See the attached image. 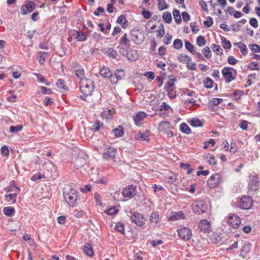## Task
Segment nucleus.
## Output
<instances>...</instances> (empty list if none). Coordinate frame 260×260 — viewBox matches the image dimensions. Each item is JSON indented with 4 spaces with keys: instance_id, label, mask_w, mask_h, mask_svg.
<instances>
[{
    "instance_id": "f257e3e1",
    "label": "nucleus",
    "mask_w": 260,
    "mask_h": 260,
    "mask_svg": "<svg viewBox=\"0 0 260 260\" xmlns=\"http://www.w3.org/2000/svg\"><path fill=\"white\" fill-rule=\"evenodd\" d=\"M63 198L68 204L72 206H76L78 197L77 191L71 185H66L63 189Z\"/></svg>"
},
{
    "instance_id": "f03ea898",
    "label": "nucleus",
    "mask_w": 260,
    "mask_h": 260,
    "mask_svg": "<svg viewBox=\"0 0 260 260\" xmlns=\"http://www.w3.org/2000/svg\"><path fill=\"white\" fill-rule=\"evenodd\" d=\"M94 85L92 80L89 79H82L80 83L81 91L85 96L89 95L93 90Z\"/></svg>"
},
{
    "instance_id": "7ed1b4c3",
    "label": "nucleus",
    "mask_w": 260,
    "mask_h": 260,
    "mask_svg": "<svg viewBox=\"0 0 260 260\" xmlns=\"http://www.w3.org/2000/svg\"><path fill=\"white\" fill-rule=\"evenodd\" d=\"M221 72L225 82L227 83H229L236 78V70L232 68L224 67Z\"/></svg>"
},
{
    "instance_id": "20e7f679",
    "label": "nucleus",
    "mask_w": 260,
    "mask_h": 260,
    "mask_svg": "<svg viewBox=\"0 0 260 260\" xmlns=\"http://www.w3.org/2000/svg\"><path fill=\"white\" fill-rule=\"evenodd\" d=\"M131 39L136 44L140 45L143 42L145 37L140 30L134 28L131 31Z\"/></svg>"
},
{
    "instance_id": "39448f33",
    "label": "nucleus",
    "mask_w": 260,
    "mask_h": 260,
    "mask_svg": "<svg viewBox=\"0 0 260 260\" xmlns=\"http://www.w3.org/2000/svg\"><path fill=\"white\" fill-rule=\"evenodd\" d=\"M222 182L221 176L217 173L212 175L208 180L207 184L211 188H214L220 185Z\"/></svg>"
},
{
    "instance_id": "423d86ee",
    "label": "nucleus",
    "mask_w": 260,
    "mask_h": 260,
    "mask_svg": "<svg viewBox=\"0 0 260 260\" xmlns=\"http://www.w3.org/2000/svg\"><path fill=\"white\" fill-rule=\"evenodd\" d=\"M124 76V73L122 70H117L114 73H111L109 77L112 84H116Z\"/></svg>"
},
{
    "instance_id": "0eeeda50",
    "label": "nucleus",
    "mask_w": 260,
    "mask_h": 260,
    "mask_svg": "<svg viewBox=\"0 0 260 260\" xmlns=\"http://www.w3.org/2000/svg\"><path fill=\"white\" fill-rule=\"evenodd\" d=\"M177 231L180 238L185 241L189 240L192 236L191 230L187 227H182Z\"/></svg>"
},
{
    "instance_id": "6e6552de",
    "label": "nucleus",
    "mask_w": 260,
    "mask_h": 260,
    "mask_svg": "<svg viewBox=\"0 0 260 260\" xmlns=\"http://www.w3.org/2000/svg\"><path fill=\"white\" fill-rule=\"evenodd\" d=\"M132 221L138 226H143L145 223L146 219L141 213L135 212L131 216Z\"/></svg>"
},
{
    "instance_id": "1a4fd4ad",
    "label": "nucleus",
    "mask_w": 260,
    "mask_h": 260,
    "mask_svg": "<svg viewBox=\"0 0 260 260\" xmlns=\"http://www.w3.org/2000/svg\"><path fill=\"white\" fill-rule=\"evenodd\" d=\"M137 193V186L136 185H128L125 187L122 191L123 196L129 199L132 198Z\"/></svg>"
},
{
    "instance_id": "9d476101",
    "label": "nucleus",
    "mask_w": 260,
    "mask_h": 260,
    "mask_svg": "<svg viewBox=\"0 0 260 260\" xmlns=\"http://www.w3.org/2000/svg\"><path fill=\"white\" fill-rule=\"evenodd\" d=\"M259 187V180L255 175H251L249 176L248 188L251 190H257Z\"/></svg>"
},
{
    "instance_id": "9b49d317",
    "label": "nucleus",
    "mask_w": 260,
    "mask_h": 260,
    "mask_svg": "<svg viewBox=\"0 0 260 260\" xmlns=\"http://www.w3.org/2000/svg\"><path fill=\"white\" fill-rule=\"evenodd\" d=\"M69 35L77 41H85L87 37L84 32L75 30H70L69 31Z\"/></svg>"
},
{
    "instance_id": "f8f14e48",
    "label": "nucleus",
    "mask_w": 260,
    "mask_h": 260,
    "mask_svg": "<svg viewBox=\"0 0 260 260\" xmlns=\"http://www.w3.org/2000/svg\"><path fill=\"white\" fill-rule=\"evenodd\" d=\"M253 200L250 197H243L239 202V206L242 209H250L252 205Z\"/></svg>"
},
{
    "instance_id": "ddd939ff",
    "label": "nucleus",
    "mask_w": 260,
    "mask_h": 260,
    "mask_svg": "<svg viewBox=\"0 0 260 260\" xmlns=\"http://www.w3.org/2000/svg\"><path fill=\"white\" fill-rule=\"evenodd\" d=\"M206 209L207 205L203 201L197 202L193 207V212L198 214L204 213Z\"/></svg>"
},
{
    "instance_id": "4468645a",
    "label": "nucleus",
    "mask_w": 260,
    "mask_h": 260,
    "mask_svg": "<svg viewBox=\"0 0 260 260\" xmlns=\"http://www.w3.org/2000/svg\"><path fill=\"white\" fill-rule=\"evenodd\" d=\"M36 8V4L32 1L28 2L26 4L22 6L21 13L23 15L31 12Z\"/></svg>"
},
{
    "instance_id": "2eb2a0df",
    "label": "nucleus",
    "mask_w": 260,
    "mask_h": 260,
    "mask_svg": "<svg viewBox=\"0 0 260 260\" xmlns=\"http://www.w3.org/2000/svg\"><path fill=\"white\" fill-rule=\"evenodd\" d=\"M228 222L232 227L236 229L239 226L241 223V219L237 215L232 214L229 216Z\"/></svg>"
},
{
    "instance_id": "dca6fc26",
    "label": "nucleus",
    "mask_w": 260,
    "mask_h": 260,
    "mask_svg": "<svg viewBox=\"0 0 260 260\" xmlns=\"http://www.w3.org/2000/svg\"><path fill=\"white\" fill-rule=\"evenodd\" d=\"M185 218V215L183 211L171 212L170 213L169 221H174Z\"/></svg>"
},
{
    "instance_id": "f3484780",
    "label": "nucleus",
    "mask_w": 260,
    "mask_h": 260,
    "mask_svg": "<svg viewBox=\"0 0 260 260\" xmlns=\"http://www.w3.org/2000/svg\"><path fill=\"white\" fill-rule=\"evenodd\" d=\"M200 230L204 233H209L211 230V226L210 222L207 220H201L198 225Z\"/></svg>"
},
{
    "instance_id": "a211bd4d",
    "label": "nucleus",
    "mask_w": 260,
    "mask_h": 260,
    "mask_svg": "<svg viewBox=\"0 0 260 260\" xmlns=\"http://www.w3.org/2000/svg\"><path fill=\"white\" fill-rule=\"evenodd\" d=\"M116 149L114 147H106L103 151V157L105 159L114 158L116 155Z\"/></svg>"
},
{
    "instance_id": "6ab92c4d",
    "label": "nucleus",
    "mask_w": 260,
    "mask_h": 260,
    "mask_svg": "<svg viewBox=\"0 0 260 260\" xmlns=\"http://www.w3.org/2000/svg\"><path fill=\"white\" fill-rule=\"evenodd\" d=\"M147 115L144 112H139L134 117V120L137 125L142 124V121L146 118Z\"/></svg>"
},
{
    "instance_id": "aec40b11",
    "label": "nucleus",
    "mask_w": 260,
    "mask_h": 260,
    "mask_svg": "<svg viewBox=\"0 0 260 260\" xmlns=\"http://www.w3.org/2000/svg\"><path fill=\"white\" fill-rule=\"evenodd\" d=\"M150 131L147 130L145 132L142 133L141 132H139L135 135V138L137 140H140L142 141H148L149 140V136L150 135Z\"/></svg>"
},
{
    "instance_id": "412c9836",
    "label": "nucleus",
    "mask_w": 260,
    "mask_h": 260,
    "mask_svg": "<svg viewBox=\"0 0 260 260\" xmlns=\"http://www.w3.org/2000/svg\"><path fill=\"white\" fill-rule=\"evenodd\" d=\"M120 45L124 46L126 49L130 48L131 46V41L127 38V34H124L119 41Z\"/></svg>"
},
{
    "instance_id": "4be33fe9",
    "label": "nucleus",
    "mask_w": 260,
    "mask_h": 260,
    "mask_svg": "<svg viewBox=\"0 0 260 260\" xmlns=\"http://www.w3.org/2000/svg\"><path fill=\"white\" fill-rule=\"evenodd\" d=\"M170 128H171V124L168 121H162L158 125L159 131L164 133L169 131Z\"/></svg>"
},
{
    "instance_id": "5701e85b",
    "label": "nucleus",
    "mask_w": 260,
    "mask_h": 260,
    "mask_svg": "<svg viewBox=\"0 0 260 260\" xmlns=\"http://www.w3.org/2000/svg\"><path fill=\"white\" fill-rule=\"evenodd\" d=\"M101 115L103 119H106L107 120L112 119L113 111L108 109H106L102 112Z\"/></svg>"
},
{
    "instance_id": "b1692460",
    "label": "nucleus",
    "mask_w": 260,
    "mask_h": 260,
    "mask_svg": "<svg viewBox=\"0 0 260 260\" xmlns=\"http://www.w3.org/2000/svg\"><path fill=\"white\" fill-rule=\"evenodd\" d=\"M234 45L240 48L242 54L243 55H246L248 53V50L245 44L242 42H238L234 44Z\"/></svg>"
},
{
    "instance_id": "393cba45",
    "label": "nucleus",
    "mask_w": 260,
    "mask_h": 260,
    "mask_svg": "<svg viewBox=\"0 0 260 260\" xmlns=\"http://www.w3.org/2000/svg\"><path fill=\"white\" fill-rule=\"evenodd\" d=\"M48 56V53L40 51L37 56V59L41 64H43L46 58Z\"/></svg>"
},
{
    "instance_id": "a878e982",
    "label": "nucleus",
    "mask_w": 260,
    "mask_h": 260,
    "mask_svg": "<svg viewBox=\"0 0 260 260\" xmlns=\"http://www.w3.org/2000/svg\"><path fill=\"white\" fill-rule=\"evenodd\" d=\"M204 158L206 161H207L211 165H215L216 164L215 157L211 154H205Z\"/></svg>"
},
{
    "instance_id": "bb28decb",
    "label": "nucleus",
    "mask_w": 260,
    "mask_h": 260,
    "mask_svg": "<svg viewBox=\"0 0 260 260\" xmlns=\"http://www.w3.org/2000/svg\"><path fill=\"white\" fill-rule=\"evenodd\" d=\"M111 73L110 70L108 67H103L99 72L101 76L107 78H109Z\"/></svg>"
},
{
    "instance_id": "cd10ccee",
    "label": "nucleus",
    "mask_w": 260,
    "mask_h": 260,
    "mask_svg": "<svg viewBox=\"0 0 260 260\" xmlns=\"http://www.w3.org/2000/svg\"><path fill=\"white\" fill-rule=\"evenodd\" d=\"M251 245L250 243H246L243 246L241 250V254L242 255H245L249 253L251 250Z\"/></svg>"
},
{
    "instance_id": "c85d7f7f",
    "label": "nucleus",
    "mask_w": 260,
    "mask_h": 260,
    "mask_svg": "<svg viewBox=\"0 0 260 260\" xmlns=\"http://www.w3.org/2000/svg\"><path fill=\"white\" fill-rule=\"evenodd\" d=\"M112 133L117 138L121 137L124 134L123 129L121 126H119L117 128L112 131Z\"/></svg>"
},
{
    "instance_id": "c756f323",
    "label": "nucleus",
    "mask_w": 260,
    "mask_h": 260,
    "mask_svg": "<svg viewBox=\"0 0 260 260\" xmlns=\"http://www.w3.org/2000/svg\"><path fill=\"white\" fill-rule=\"evenodd\" d=\"M3 212L5 215L8 216H12L14 215L15 210L12 207H6L4 208Z\"/></svg>"
},
{
    "instance_id": "7c9ffc66",
    "label": "nucleus",
    "mask_w": 260,
    "mask_h": 260,
    "mask_svg": "<svg viewBox=\"0 0 260 260\" xmlns=\"http://www.w3.org/2000/svg\"><path fill=\"white\" fill-rule=\"evenodd\" d=\"M180 129L181 132L186 134H189L191 132L190 127L185 123H182L180 125Z\"/></svg>"
},
{
    "instance_id": "2f4dec72",
    "label": "nucleus",
    "mask_w": 260,
    "mask_h": 260,
    "mask_svg": "<svg viewBox=\"0 0 260 260\" xmlns=\"http://www.w3.org/2000/svg\"><path fill=\"white\" fill-rule=\"evenodd\" d=\"M84 252L88 256H91L93 254V251L91 246L88 243H86L83 247Z\"/></svg>"
},
{
    "instance_id": "473e14b6",
    "label": "nucleus",
    "mask_w": 260,
    "mask_h": 260,
    "mask_svg": "<svg viewBox=\"0 0 260 260\" xmlns=\"http://www.w3.org/2000/svg\"><path fill=\"white\" fill-rule=\"evenodd\" d=\"M204 86L208 89L211 88L214 84L213 81L210 77H206L203 81Z\"/></svg>"
},
{
    "instance_id": "72a5a7b5",
    "label": "nucleus",
    "mask_w": 260,
    "mask_h": 260,
    "mask_svg": "<svg viewBox=\"0 0 260 260\" xmlns=\"http://www.w3.org/2000/svg\"><path fill=\"white\" fill-rule=\"evenodd\" d=\"M117 22L120 24L123 28L127 26V20L124 15L119 16L117 19Z\"/></svg>"
},
{
    "instance_id": "f704fd0d",
    "label": "nucleus",
    "mask_w": 260,
    "mask_h": 260,
    "mask_svg": "<svg viewBox=\"0 0 260 260\" xmlns=\"http://www.w3.org/2000/svg\"><path fill=\"white\" fill-rule=\"evenodd\" d=\"M178 59L182 63H187V61H190L191 60L190 57L184 54H180L178 57Z\"/></svg>"
},
{
    "instance_id": "c9c22d12",
    "label": "nucleus",
    "mask_w": 260,
    "mask_h": 260,
    "mask_svg": "<svg viewBox=\"0 0 260 260\" xmlns=\"http://www.w3.org/2000/svg\"><path fill=\"white\" fill-rule=\"evenodd\" d=\"M173 14L175 22L178 24L180 23L182 20L179 11L177 9L174 10L173 12Z\"/></svg>"
},
{
    "instance_id": "e433bc0d",
    "label": "nucleus",
    "mask_w": 260,
    "mask_h": 260,
    "mask_svg": "<svg viewBox=\"0 0 260 260\" xmlns=\"http://www.w3.org/2000/svg\"><path fill=\"white\" fill-rule=\"evenodd\" d=\"M56 85L60 90L68 89L66 83L62 79H58L56 83Z\"/></svg>"
},
{
    "instance_id": "4c0bfd02",
    "label": "nucleus",
    "mask_w": 260,
    "mask_h": 260,
    "mask_svg": "<svg viewBox=\"0 0 260 260\" xmlns=\"http://www.w3.org/2000/svg\"><path fill=\"white\" fill-rule=\"evenodd\" d=\"M185 48L192 54L196 51L195 47L188 41H185Z\"/></svg>"
},
{
    "instance_id": "58836bf2",
    "label": "nucleus",
    "mask_w": 260,
    "mask_h": 260,
    "mask_svg": "<svg viewBox=\"0 0 260 260\" xmlns=\"http://www.w3.org/2000/svg\"><path fill=\"white\" fill-rule=\"evenodd\" d=\"M162 18L164 21L167 23H170L172 20L171 14L169 12H164L162 15Z\"/></svg>"
},
{
    "instance_id": "ea45409f",
    "label": "nucleus",
    "mask_w": 260,
    "mask_h": 260,
    "mask_svg": "<svg viewBox=\"0 0 260 260\" xmlns=\"http://www.w3.org/2000/svg\"><path fill=\"white\" fill-rule=\"evenodd\" d=\"M189 123L192 126L194 127L203 126V123L199 119L196 118L191 119Z\"/></svg>"
},
{
    "instance_id": "a19ab883",
    "label": "nucleus",
    "mask_w": 260,
    "mask_h": 260,
    "mask_svg": "<svg viewBox=\"0 0 260 260\" xmlns=\"http://www.w3.org/2000/svg\"><path fill=\"white\" fill-rule=\"evenodd\" d=\"M159 218V213L158 212H153L150 215V221L154 223L158 222Z\"/></svg>"
},
{
    "instance_id": "79ce46f5",
    "label": "nucleus",
    "mask_w": 260,
    "mask_h": 260,
    "mask_svg": "<svg viewBox=\"0 0 260 260\" xmlns=\"http://www.w3.org/2000/svg\"><path fill=\"white\" fill-rule=\"evenodd\" d=\"M173 48L175 49H180L183 47V43L181 39H175L173 42Z\"/></svg>"
},
{
    "instance_id": "37998d69",
    "label": "nucleus",
    "mask_w": 260,
    "mask_h": 260,
    "mask_svg": "<svg viewBox=\"0 0 260 260\" xmlns=\"http://www.w3.org/2000/svg\"><path fill=\"white\" fill-rule=\"evenodd\" d=\"M165 33L164 26L162 24H161L159 29L156 31V36L158 38H161L164 36Z\"/></svg>"
},
{
    "instance_id": "c03bdc74",
    "label": "nucleus",
    "mask_w": 260,
    "mask_h": 260,
    "mask_svg": "<svg viewBox=\"0 0 260 260\" xmlns=\"http://www.w3.org/2000/svg\"><path fill=\"white\" fill-rule=\"evenodd\" d=\"M158 8L159 10H164L168 8V5L165 0H157Z\"/></svg>"
},
{
    "instance_id": "a18cd8bd",
    "label": "nucleus",
    "mask_w": 260,
    "mask_h": 260,
    "mask_svg": "<svg viewBox=\"0 0 260 260\" xmlns=\"http://www.w3.org/2000/svg\"><path fill=\"white\" fill-rule=\"evenodd\" d=\"M105 53L109 56L115 58L117 55L116 52L112 48H108L105 49Z\"/></svg>"
},
{
    "instance_id": "49530a36",
    "label": "nucleus",
    "mask_w": 260,
    "mask_h": 260,
    "mask_svg": "<svg viewBox=\"0 0 260 260\" xmlns=\"http://www.w3.org/2000/svg\"><path fill=\"white\" fill-rule=\"evenodd\" d=\"M221 44L224 49H230L231 48V42L224 37L221 38Z\"/></svg>"
},
{
    "instance_id": "de8ad7c7",
    "label": "nucleus",
    "mask_w": 260,
    "mask_h": 260,
    "mask_svg": "<svg viewBox=\"0 0 260 260\" xmlns=\"http://www.w3.org/2000/svg\"><path fill=\"white\" fill-rule=\"evenodd\" d=\"M211 47L214 52L216 54H222L223 53V50L219 46L213 44Z\"/></svg>"
},
{
    "instance_id": "09e8293b",
    "label": "nucleus",
    "mask_w": 260,
    "mask_h": 260,
    "mask_svg": "<svg viewBox=\"0 0 260 260\" xmlns=\"http://www.w3.org/2000/svg\"><path fill=\"white\" fill-rule=\"evenodd\" d=\"M202 53H203L204 56L207 59L210 58L212 56V53L209 47H206L204 49H203L202 50Z\"/></svg>"
},
{
    "instance_id": "8fccbe9b",
    "label": "nucleus",
    "mask_w": 260,
    "mask_h": 260,
    "mask_svg": "<svg viewBox=\"0 0 260 260\" xmlns=\"http://www.w3.org/2000/svg\"><path fill=\"white\" fill-rule=\"evenodd\" d=\"M197 44L199 47H202L206 44V41L202 36H199L197 38Z\"/></svg>"
},
{
    "instance_id": "3c124183",
    "label": "nucleus",
    "mask_w": 260,
    "mask_h": 260,
    "mask_svg": "<svg viewBox=\"0 0 260 260\" xmlns=\"http://www.w3.org/2000/svg\"><path fill=\"white\" fill-rule=\"evenodd\" d=\"M23 126L22 125L17 126H11L10 127V132L12 133H15L22 130Z\"/></svg>"
},
{
    "instance_id": "603ef678",
    "label": "nucleus",
    "mask_w": 260,
    "mask_h": 260,
    "mask_svg": "<svg viewBox=\"0 0 260 260\" xmlns=\"http://www.w3.org/2000/svg\"><path fill=\"white\" fill-rule=\"evenodd\" d=\"M17 196V193H10L7 195H6V198L8 202H12V203H15L16 201V197Z\"/></svg>"
},
{
    "instance_id": "864d4df0",
    "label": "nucleus",
    "mask_w": 260,
    "mask_h": 260,
    "mask_svg": "<svg viewBox=\"0 0 260 260\" xmlns=\"http://www.w3.org/2000/svg\"><path fill=\"white\" fill-rule=\"evenodd\" d=\"M114 229L122 234H123L124 233V225L121 223H117Z\"/></svg>"
},
{
    "instance_id": "5fc2aeb1",
    "label": "nucleus",
    "mask_w": 260,
    "mask_h": 260,
    "mask_svg": "<svg viewBox=\"0 0 260 260\" xmlns=\"http://www.w3.org/2000/svg\"><path fill=\"white\" fill-rule=\"evenodd\" d=\"M260 68V66L258 65V62H251L248 65V68L250 70H258Z\"/></svg>"
},
{
    "instance_id": "6e6d98bb",
    "label": "nucleus",
    "mask_w": 260,
    "mask_h": 260,
    "mask_svg": "<svg viewBox=\"0 0 260 260\" xmlns=\"http://www.w3.org/2000/svg\"><path fill=\"white\" fill-rule=\"evenodd\" d=\"M166 91L168 92V95L170 99H174L176 96V94L175 92L174 91L173 88H167L166 89Z\"/></svg>"
},
{
    "instance_id": "4d7b16f0",
    "label": "nucleus",
    "mask_w": 260,
    "mask_h": 260,
    "mask_svg": "<svg viewBox=\"0 0 260 260\" xmlns=\"http://www.w3.org/2000/svg\"><path fill=\"white\" fill-rule=\"evenodd\" d=\"M42 178H45V176L44 174H37L33 175L31 178V180L36 181Z\"/></svg>"
},
{
    "instance_id": "13d9d810",
    "label": "nucleus",
    "mask_w": 260,
    "mask_h": 260,
    "mask_svg": "<svg viewBox=\"0 0 260 260\" xmlns=\"http://www.w3.org/2000/svg\"><path fill=\"white\" fill-rule=\"evenodd\" d=\"M238 60L236 59L233 56L230 55L228 58V62L230 64L235 65Z\"/></svg>"
},
{
    "instance_id": "bf43d9fd",
    "label": "nucleus",
    "mask_w": 260,
    "mask_h": 260,
    "mask_svg": "<svg viewBox=\"0 0 260 260\" xmlns=\"http://www.w3.org/2000/svg\"><path fill=\"white\" fill-rule=\"evenodd\" d=\"M76 75L77 77L80 79V81H81L82 79H86L84 77V70L80 69L76 71Z\"/></svg>"
},
{
    "instance_id": "052dcab7",
    "label": "nucleus",
    "mask_w": 260,
    "mask_h": 260,
    "mask_svg": "<svg viewBox=\"0 0 260 260\" xmlns=\"http://www.w3.org/2000/svg\"><path fill=\"white\" fill-rule=\"evenodd\" d=\"M249 47L253 52H260V46L256 44L250 45Z\"/></svg>"
},
{
    "instance_id": "680f3d73",
    "label": "nucleus",
    "mask_w": 260,
    "mask_h": 260,
    "mask_svg": "<svg viewBox=\"0 0 260 260\" xmlns=\"http://www.w3.org/2000/svg\"><path fill=\"white\" fill-rule=\"evenodd\" d=\"M172 39V36L171 35L167 33L164 39V43L166 45H169L171 43V41Z\"/></svg>"
},
{
    "instance_id": "e2e57ef3",
    "label": "nucleus",
    "mask_w": 260,
    "mask_h": 260,
    "mask_svg": "<svg viewBox=\"0 0 260 260\" xmlns=\"http://www.w3.org/2000/svg\"><path fill=\"white\" fill-rule=\"evenodd\" d=\"M103 126V124H101L100 123L98 120H96L94 122V123L92 125V130H93L94 131H97L99 130L100 128L101 127Z\"/></svg>"
},
{
    "instance_id": "0e129e2a",
    "label": "nucleus",
    "mask_w": 260,
    "mask_h": 260,
    "mask_svg": "<svg viewBox=\"0 0 260 260\" xmlns=\"http://www.w3.org/2000/svg\"><path fill=\"white\" fill-rule=\"evenodd\" d=\"M187 68L188 70L192 71L196 70V65L194 62L187 61Z\"/></svg>"
},
{
    "instance_id": "69168bd1",
    "label": "nucleus",
    "mask_w": 260,
    "mask_h": 260,
    "mask_svg": "<svg viewBox=\"0 0 260 260\" xmlns=\"http://www.w3.org/2000/svg\"><path fill=\"white\" fill-rule=\"evenodd\" d=\"M204 23L205 24V25L208 27H210L213 23V19L210 17V16H208L207 17V20L206 21H205L204 22Z\"/></svg>"
},
{
    "instance_id": "338daca9",
    "label": "nucleus",
    "mask_w": 260,
    "mask_h": 260,
    "mask_svg": "<svg viewBox=\"0 0 260 260\" xmlns=\"http://www.w3.org/2000/svg\"><path fill=\"white\" fill-rule=\"evenodd\" d=\"M199 4L202 8L206 12H208V9L207 3L204 0H200Z\"/></svg>"
},
{
    "instance_id": "774afa93",
    "label": "nucleus",
    "mask_w": 260,
    "mask_h": 260,
    "mask_svg": "<svg viewBox=\"0 0 260 260\" xmlns=\"http://www.w3.org/2000/svg\"><path fill=\"white\" fill-rule=\"evenodd\" d=\"M170 109H171L170 106L168 104H166L165 102H163L162 103V104L159 107V110H160V111H162V110L167 111Z\"/></svg>"
}]
</instances>
